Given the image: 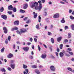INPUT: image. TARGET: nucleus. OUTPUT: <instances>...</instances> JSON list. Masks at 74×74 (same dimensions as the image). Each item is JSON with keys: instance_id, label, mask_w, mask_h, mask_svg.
<instances>
[{"instance_id": "f257e3e1", "label": "nucleus", "mask_w": 74, "mask_h": 74, "mask_svg": "<svg viewBox=\"0 0 74 74\" xmlns=\"http://www.w3.org/2000/svg\"><path fill=\"white\" fill-rule=\"evenodd\" d=\"M38 3L39 4V5L38 7H35V10H38L39 11H41V8H42L41 1L39 0L38 2Z\"/></svg>"}, {"instance_id": "f03ea898", "label": "nucleus", "mask_w": 74, "mask_h": 74, "mask_svg": "<svg viewBox=\"0 0 74 74\" xmlns=\"http://www.w3.org/2000/svg\"><path fill=\"white\" fill-rule=\"evenodd\" d=\"M38 3L37 2H35L34 3V4L32 5H31L30 7L31 8H33L34 7H35V8L36 9V7H38L37 6H38Z\"/></svg>"}, {"instance_id": "7ed1b4c3", "label": "nucleus", "mask_w": 74, "mask_h": 74, "mask_svg": "<svg viewBox=\"0 0 74 74\" xmlns=\"http://www.w3.org/2000/svg\"><path fill=\"white\" fill-rule=\"evenodd\" d=\"M59 17V13L55 14L53 16L54 18H58Z\"/></svg>"}, {"instance_id": "20e7f679", "label": "nucleus", "mask_w": 74, "mask_h": 74, "mask_svg": "<svg viewBox=\"0 0 74 74\" xmlns=\"http://www.w3.org/2000/svg\"><path fill=\"white\" fill-rule=\"evenodd\" d=\"M1 18L4 19V20H6L7 19V16L5 15H2L1 16Z\"/></svg>"}, {"instance_id": "39448f33", "label": "nucleus", "mask_w": 74, "mask_h": 74, "mask_svg": "<svg viewBox=\"0 0 74 74\" xmlns=\"http://www.w3.org/2000/svg\"><path fill=\"white\" fill-rule=\"evenodd\" d=\"M20 31L21 33H25V32H26V31H27L26 29L24 28L21 29Z\"/></svg>"}, {"instance_id": "423d86ee", "label": "nucleus", "mask_w": 74, "mask_h": 74, "mask_svg": "<svg viewBox=\"0 0 74 74\" xmlns=\"http://www.w3.org/2000/svg\"><path fill=\"white\" fill-rule=\"evenodd\" d=\"M50 69L53 71H55V68L53 66H51L50 67Z\"/></svg>"}, {"instance_id": "0eeeda50", "label": "nucleus", "mask_w": 74, "mask_h": 74, "mask_svg": "<svg viewBox=\"0 0 74 74\" xmlns=\"http://www.w3.org/2000/svg\"><path fill=\"white\" fill-rule=\"evenodd\" d=\"M27 7H28V5H27V4L25 3L23 4V8L25 9H27Z\"/></svg>"}, {"instance_id": "6e6552de", "label": "nucleus", "mask_w": 74, "mask_h": 74, "mask_svg": "<svg viewBox=\"0 0 74 74\" xmlns=\"http://www.w3.org/2000/svg\"><path fill=\"white\" fill-rule=\"evenodd\" d=\"M3 29L4 30V33L5 34H7L8 32V30L7 29V28L5 27H4L3 28Z\"/></svg>"}, {"instance_id": "1a4fd4ad", "label": "nucleus", "mask_w": 74, "mask_h": 74, "mask_svg": "<svg viewBox=\"0 0 74 74\" xmlns=\"http://www.w3.org/2000/svg\"><path fill=\"white\" fill-rule=\"evenodd\" d=\"M29 48L28 47H23V49L25 51V52H27L29 51Z\"/></svg>"}, {"instance_id": "9d476101", "label": "nucleus", "mask_w": 74, "mask_h": 74, "mask_svg": "<svg viewBox=\"0 0 74 74\" xmlns=\"http://www.w3.org/2000/svg\"><path fill=\"white\" fill-rule=\"evenodd\" d=\"M14 25H19V21H16L14 22Z\"/></svg>"}, {"instance_id": "9b49d317", "label": "nucleus", "mask_w": 74, "mask_h": 74, "mask_svg": "<svg viewBox=\"0 0 74 74\" xmlns=\"http://www.w3.org/2000/svg\"><path fill=\"white\" fill-rule=\"evenodd\" d=\"M47 55L45 53H44L42 54V56H41V58H42V59H45Z\"/></svg>"}, {"instance_id": "f8f14e48", "label": "nucleus", "mask_w": 74, "mask_h": 74, "mask_svg": "<svg viewBox=\"0 0 74 74\" xmlns=\"http://www.w3.org/2000/svg\"><path fill=\"white\" fill-rule=\"evenodd\" d=\"M7 57L8 58H11L12 57H13V55L11 53H10L7 56Z\"/></svg>"}, {"instance_id": "ddd939ff", "label": "nucleus", "mask_w": 74, "mask_h": 74, "mask_svg": "<svg viewBox=\"0 0 74 74\" xmlns=\"http://www.w3.org/2000/svg\"><path fill=\"white\" fill-rule=\"evenodd\" d=\"M33 14L34 15V18L36 19V18L37 17V13H35V12H34L33 13Z\"/></svg>"}, {"instance_id": "4468645a", "label": "nucleus", "mask_w": 74, "mask_h": 74, "mask_svg": "<svg viewBox=\"0 0 74 74\" xmlns=\"http://www.w3.org/2000/svg\"><path fill=\"white\" fill-rule=\"evenodd\" d=\"M62 38L61 36H60L57 39V41H58V42H60V41H61V40H62Z\"/></svg>"}, {"instance_id": "2eb2a0df", "label": "nucleus", "mask_w": 74, "mask_h": 74, "mask_svg": "<svg viewBox=\"0 0 74 74\" xmlns=\"http://www.w3.org/2000/svg\"><path fill=\"white\" fill-rule=\"evenodd\" d=\"M12 8H13V7H12V6L11 5H10V6L8 7L9 10H12Z\"/></svg>"}, {"instance_id": "dca6fc26", "label": "nucleus", "mask_w": 74, "mask_h": 74, "mask_svg": "<svg viewBox=\"0 0 74 74\" xmlns=\"http://www.w3.org/2000/svg\"><path fill=\"white\" fill-rule=\"evenodd\" d=\"M15 64H11L10 65V67H11V68L12 69H15Z\"/></svg>"}, {"instance_id": "f3484780", "label": "nucleus", "mask_w": 74, "mask_h": 74, "mask_svg": "<svg viewBox=\"0 0 74 74\" xmlns=\"http://www.w3.org/2000/svg\"><path fill=\"white\" fill-rule=\"evenodd\" d=\"M25 70L26 72L25 71H24L23 73L24 74H27V73H29V70H28V69H26Z\"/></svg>"}, {"instance_id": "a211bd4d", "label": "nucleus", "mask_w": 74, "mask_h": 74, "mask_svg": "<svg viewBox=\"0 0 74 74\" xmlns=\"http://www.w3.org/2000/svg\"><path fill=\"white\" fill-rule=\"evenodd\" d=\"M12 10L13 11V12H16V8L15 7H14V8H13Z\"/></svg>"}, {"instance_id": "6ab92c4d", "label": "nucleus", "mask_w": 74, "mask_h": 74, "mask_svg": "<svg viewBox=\"0 0 74 74\" xmlns=\"http://www.w3.org/2000/svg\"><path fill=\"white\" fill-rule=\"evenodd\" d=\"M61 22L62 23H65V20H64V18H62V19L61 21Z\"/></svg>"}, {"instance_id": "aec40b11", "label": "nucleus", "mask_w": 74, "mask_h": 74, "mask_svg": "<svg viewBox=\"0 0 74 74\" xmlns=\"http://www.w3.org/2000/svg\"><path fill=\"white\" fill-rule=\"evenodd\" d=\"M72 30H74V25L72 24L71 25Z\"/></svg>"}, {"instance_id": "412c9836", "label": "nucleus", "mask_w": 74, "mask_h": 74, "mask_svg": "<svg viewBox=\"0 0 74 74\" xmlns=\"http://www.w3.org/2000/svg\"><path fill=\"white\" fill-rule=\"evenodd\" d=\"M31 22V20L28 19V20L26 21V23H30Z\"/></svg>"}, {"instance_id": "4be33fe9", "label": "nucleus", "mask_w": 74, "mask_h": 74, "mask_svg": "<svg viewBox=\"0 0 74 74\" xmlns=\"http://www.w3.org/2000/svg\"><path fill=\"white\" fill-rule=\"evenodd\" d=\"M64 55V54H63V53L62 52H60V57H63V56Z\"/></svg>"}, {"instance_id": "5701e85b", "label": "nucleus", "mask_w": 74, "mask_h": 74, "mask_svg": "<svg viewBox=\"0 0 74 74\" xmlns=\"http://www.w3.org/2000/svg\"><path fill=\"white\" fill-rule=\"evenodd\" d=\"M51 41L52 43H54L55 42V40L53 38H51Z\"/></svg>"}, {"instance_id": "b1692460", "label": "nucleus", "mask_w": 74, "mask_h": 74, "mask_svg": "<svg viewBox=\"0 0 74 74\" xmlns=\"http://www.w3.org/2000/svg\"><path fill=\"white\" fill-rule=\"evenodd\" d=\"M1 71L2 72H5V71H5V69L4 68L1 69Z\"/></svg>"}, {"instance_id": "393cba45", "label": "nucleus", "mask_w": 74, "mask_h": 74, "mask_svg": "<svg viewBox=\"0 0 74 74\" xmlns=\"http://www.w3.org/2000/svg\"><path fill=\"white\" fill-rule=\"evenodd\" d=\"M38 21L39 23L40 22H41V17L40 16H39L38 17Z\"/></svg>"}, {"instance_id": "a878e982", "label": "nucleus", "mask_w": 74, "mask_h": 74, "mask_svg": "<svg viewBox=\"0 0 74 74\" xmlns=\"http://www.w3.org/2000/svg\"><path fill=\"white\" fill-rule=\"evenodd\" d=\"M20 12H21V13H25V11L22 9H20Z\"/></svg>"}, {"instance_id": "bb28decb", "label": "nucleus", "mask_w": 74, "mask_h": 74, "mask_svg": "<svg viewBox=\"0 0 74 74\" xmlns=\"http://www.w3.org/2000/svg\"><path fill=\"white\" fill-rule=\"evenodd\" d=\"M68 42V40L67 39H65L63 43L64 44H66V42Z\"/></svg>"}, {"instance_id": "cd10ccee", "label": "nucleus", "mask_w": 74, "mask_h": 74, "mask_svg": "<svg viewBox=\"0 0 74 74\" xmlns=\"http://www.w3.org/2000/svg\"><path fill=\"white\" fill-rule=\"evenodd\" d=\"M4 10V9L3 8V7H2L0 9V11L1 12H3Z\"/></svg>"}, {"instance_id": "c85d7f7f", "label": "nucleus", "mask_w": 74, "mask_h": 74, "mask_svg": "<svg viewBox=\"0 0 74 74\" xmlns=\"http://www.w3.org/2000/svg\"><path fill=\"white\" fill-rule=\"evenodd\" d=\"M68 37L69 38H71V33H69L68 34Z\"/></svg>"}, {"instance_id": "c756f323", "label": "nucleus", "mask_w": 74, "mask_h": 74, "mask_svg": "<svg viewBox=\"0 0 74 74\" xmlns=\"http://www.w3.org/2000/svg\"><path fill=\"white\" fill-rule=\"evenodd\" d=\"M23 69H27V66L25 64H23Z\"/></svg>"}, {"instance_id": "7c9ffc66", "label": "nucleus", "mask_w": 74, "mask_h": 74, "mask_svg": "<svg viewBox=\"0 0 74 74\" xmlns=\"http://www.w3.org/2000/svg\"><path fill=\"white\" fill-rule=\"evenodd\" d=\"M35 72L37 74H40V71H39L38 70H36L35 71Z\"/></svg>"}, {"instance_id": "2f4dec72", "label": "nucleus", "mask_w": 74, "mask_h": 74, "mask_svg": "<svg viewBox=\"0 0 74 74\" xmlns=\"http://www.w3.org/2000/svg\"><path fill=\"white\" fill-rule=\"evenodd\" d=\"M43 15L44 16H47V12H44Z\"/></svg>"}, {"instance_id": "473e14b6", "label": "nucleus", "mask_w": 74, "mask_h": 74, "mask_svg": "<svg viewBox=\"0 0 74 74\" xmlns=\"http://www.w3.org/2000/svg\"><path fill=\"white\" fill-rule=\"evenodd\" d=\"M8 39L9 41H11V36H9L8 38Z\"/></svg>"}, {"instance_id": "72a5a7b5", "label": "nucleus", "mask_w": 74, "mask_h": 74, "mask_svg": "<svg viewBox=\"0 0 74 74\" xmlns=\"http://www.w3.org/2000/svg\"><path fill=\"white\" fill-rule=\"evenodd\" d=\"M16 32L17 34H19L20 35H21V32H19V31L17 30L16 31Z\"/></svg>"}, {"instance_id": "f704fd0d", "label": "nucleus", "mask_w": 74, "mask_h": 74, "mask_svg": "<svg viewBox=\"0 0 74 74\" xmlns=\"http://www.w3.org/2000/svg\"><path fill=\"white\" fill-rule=\"evenodd\" d=\"M37 66L36 65H34L32 66V68H37Z\"/></svg>"}, {"instance_id": "c9c22d12", "label": "nucleus", "mask_w": 74, "mask_h": 74, "mask_svg": "<svg viewBox=\"0 0 74 74\" xmlns=\"http://www.w3.org/2000/svg\"><path fill=\"white\" fill-rule=\"evenodd\" d=\"M5 49L4 48H3L1 50V52H3L4 51Z\"/></svg>"}, {"instance_id": "e433bc0d", "label": "nucleus", "mask_w": 74, "mask_h": 74, "mask_svg": "<svg viewBox=\"0 0 74 74\" xmlns=\"http://www.w3.org/2000/svg\"><path fill=\"white\" fill-rule=\"evenodd\" d=\"M5 44H7L8 43V39H6L5 40Z\"/></svg>"}, {"instance_id": "4c0bfd02", "label": "nucleus", "mask_w": 74, "mask_h": 74, "mask_svg": "<svg viewBox=\"0 0 74 74\" xmlns=\"http://www.w3.org/2000/svg\"><path fill=\"white\" fill-rule=\"evenodd\" d=\"M70 18L71 19H72V20L74 19V17H73L72 16H70Z\"/></svg>"}, {"instance_id": "58836bf2", "label": "nucleus", "mask_w": 74, "mask_h": 74, "mask_svg": "<svg viewBox=\"0 0 74 74\" xmlns=\"http://www.w3.org/2000/svg\"><path fill=\"white\" fill-rule=\"evenodd\" d=\"M67 69L68 70H69V71H72V69H71V68L69 67L67 68Z\"/></svg>"}, {"instance_id": "ea45409f", "label": "nucleus", "mask_w": 74, "mask_h": 74, "mask_svg": "<svg viewBox=\"0 0 74 74\" xmlns=\"http://www.w3.org/2000/svg\"><path fill=\"white\" fill-rule=\"evenodd\" d=\"M65 30H67V29H69V27H68V26H65L64 27Z\"/></svg>"}, {"instance_id": "a19ab883", "label": "nucleus", "mask_w": 74, "mask_h": 74, "mask_svg": "<svg viewBox=\"0 0 74 74\" xmlns=\"http://www.w3.org/2000/svg\"><path fill=\"white\" fill-rule=\"evenodd\" d=\"M36 29H40V28L39 27V25L38 24L37 25H36Z\"/></svg>"}, {"instance_id": "79ce46f5", "label": "nucleus", "mask_w": 74, "mask_h": 74, "mask_svg": "<svg viewBox=\"0 0 74 74\" xmlns=\"http://www.w3.org/2000/svg\"><path fill=\"white\" fill-rule=\"evenodd\" d=\"M28 18H27V17H25L23 18V20H24V21H26V20H27V19Z\"/></svg>"}, {"instance_id": "37998d69", "label": "nucleus", "mask_w": 74, "mask_h": 74, "mask_svg": "<svg viewBox=\"0 0 74 74\" xmlns=\"http://www.w3.org/2000/svg\"><path fill=\"white\" fill-rule=\"evenodd\" d=\"M52 34V33L50 32H48V35L49 36H51Z\"/></svg>"}, {"instance_id": "c03bdc74", "label": "nucleus", "mask_w": 74, "mask_h": 74, "mask_svg": "<svg viewBox=\"0 0 74 74\" xmlns=\"http://www.w3.org/2000/svg\"><path fill=\"white\" fill-rule=\"evenodd\" d=\"M8 14H10V15H11V14H12V12L11 11H9L8 12Z\"/></svg>"}, {"instance_id": "a18cd8bd", "label": "nucleus", "mask_w": 74, "mask_h": 74, "mask_svg": "<svg viewBox=\"0 0 74 74\" xmlns=\"http://www.w3.org/2000/svg\"><path fill=\"white\" fill-rule=\"evenodd\" d=\"M69 53L71 55H73V53L72 52H69Z\"/></svg>"}, {"instance_id": "49530a36", "label": "nucleus", "mask_w": 74, "mask_h": 74, "mask_svg": "<svg viewBox=\"0 0 74 74\" xmlns=\"http://www.w3.org/2000/svg\"><path fill=\"white\" fill-rule=\"evenodd\" d=\"M29 41L31 42H32L33 41V38H31L29 39Z\"/></svg>"}, {"instance_id": "de8ad7c7", "label": "nucleus", "mask_w": 74, "mask_h": 74, "mask_svg": "<svg viewBox=\"0 0 74 74\" xmlns=\"http://www.w3.org/2000/svg\"><path fill=\"white\" fill-rule=\"evenodd\" d=\"M8 69L9 71H11L12 69L10 67H8Z\"/></svg>"}, {"instance_id": "09e8293b", "label": "nucleus", "mask_w": 74, "mask_h": 74, "mask_svg": "<svg viewBox=\"0 0 74 74\" xmlns=\"http://www.w3.org/2000/svg\"><path fill=\"white\" fill-rule=\"evenodd\" d=\"M41 1H42V3H45V0H41Z\"/></svg>"}, {"instance_id": "8fccbe9b", "label": "nucleus", "mask_w": 74, "mask_h": 74, "mask_svg": "<svg viewBox=\"0 0 74 74\" xmlns=\"http://www.w3.org/2000/svg\"><path fill=\"white\" fill-rule=\"evenodd\" d=\"M38 49L39 51H41V48H40V47H38Z\"/></svg>"}, {"instance_id": "3c124183", "label": "nucleus", "mask_w": 74, "mask_h": 74, "mask_svg": "<svg viewBox=\"0 0 74 74\" xmlns=\"http://www.w3.org/2000/svg\"><path fill=\"white\" fill-rule=\"evenodd\" d=\"M69 14H70V13H71V12H72V10H69Z\"/></svg>"}, {"instance_id": "603ef678", "label": "nucleus", "mask_w": 74, "mask_h": 74, "mask_svg": "<svg viewBox=\"0 0 74 74\" xmlns=\"http://www.w3.org/2000/svg\"><path fill=\"white\" fill-rule=\"evenodd\" d=\"M33 56H29V58L30 59H33Z\"/></svg>"}, {"instance_id": "864d4df0", "label": "nucleus", "mask_w": 74, "mask_h": 74, "mask_svg": "<svg viewBox=\"0 0 74 74\" xmlns=\"http://www.w3.org/2000/svg\"><path fill=\"white\" fill-rule=\"evenodd\" d=\"M65 55V56H68V57H69V56H70V55L67 54H66Z\"/></svg>"}, {"instance_id": "5fc2aeb1", "label": "nucleus", "mask_w": 74, "mask_h": 74, "mask_svg": "<svg viewBox=\"0 0 74 74\" xmlns=\"http://www.w3.org/2000/svg\"><path fill=\"white\" fill-rule=\"evenodd\" d=\"M34 40L36 42H37V39L36 38H34Z\"/></svg>"}, {"instance_id": "6e6d98bb", "label": "nucleus", "mask_w": 74, "mask_h": 74, "mask_svg": "<svg viewBox=\"0 0 74 74\" xmlns=\"http://www.w3.org/2000/svg\"><path fill=\"white\" fill-rule=\"evenodd\" d=\"M38 67L39 68H42V67H43L42 66V65H40V66H39Z\"/></svg>"}, {"instance_id": "4d7b16f0", "label": "nucleus", "mask_w": 74, "mask_h": 74, "mask_svg": "<svg viewBox=\"0 0 74 74\" xmlns=\"http://www.w3.org/2000/svg\"><path fill=\"white\" fill-rule=\"evenodd\" d=\"M14 28V30H18V27H16Z\"/></svg>"}, {"instance_id": "13d9d810", "label": "nucleus", "mask_w": 74, "mask_h": 74, "mask_svg": "<svg viewBox=\"0 0 74 74\" xmlns=\"http://www.w3.org/2000/svg\"><path fill=\"white\" fill-rule=\"evenodd\" d=\"M67 50L68 51H71V49H70V48H68L67 49Z\"/></svg>"}, {"instance_id": "bf43d9fd", "label": "nucleus", "mask_w": 74, "mask_h": 74, "mask_svg": "<svg viewBox=\"0 0 74 74\" xmlns=\"http://www.w3.org/2000/svg\"><path fill=\"white\" fill-rule=\"evenodd\" d=\"M27 44L28 45H30L31 44V43L30 42H28L27 43Z\"/></svg>"}, {"instance_id": "052dcab7", "label": "nucleus", "mask_w": 74, "mask_h": 74, "mask_svg": "<svg viewBox=\"0 0 74 74\" xmlns=\"http://www.w3.org/2000/svg\"><path fill=\"white\" fill-rule=\"evenodd\" d=\"M71 60L72 62H74V58H72Z\"/></svg>"}, {"instance_id": "680f3d73", "label": "nucleus", "mask_w": 74, "mask_h": 74, "mask_svg": "<svg viewBox=\"0 0 74 74\" xmlns=\"http://www.w3.org/2000/svg\"><path fill=\"white\" fill-rule=\"evenodd\" d=\"M14 30H15V29L14 28H12L11 29V31H14Z\"/></svg>"}, {"instance_id": "e2e57ef3", "label": "nucleus", "mask_w": 74, "mask_h": 74, "mask_svg": "<svg viewBox=\"0 0 74 74\" xmlns=\"http://www.w3.org/2000/svg\"><path fill=\"white\" fill-rule=\"evenodd\" d=\"M59 51H60V49L58 48H57V52H59Z\"/></svg>"}, {"instance_id": "0e129e2a", "label": "nucleus", "mask_w": 74, "mask_h": 74, "mask_svg": "<svg viewBox=\"0 0 74 74\" xmlns=\"http://www.w3.org/2000/svg\"><path fill=\"white\" fill-rule=\"evenodd\" d=\"M18 1H14V3H18Z\"/></svg>"}, {"instance_id": "69168bd1", "label": "nucleus", "mask_w": 74, "mask_h": 74, "mask_svg": "<svg viewBox=\"0 0 74 74\" xmlns=\"http://www.w3.org/2000/svg\"><path fill=\"white\" fill-rule=\"evenodd\" d=\"M60 3L61 4H64V2L62 1H60Z\"/></svg>"}, {"instance_id": "338daca9", "label": "nucleus", "mask_w": 74, "mask_h": 74, "mask_svg": "<svg viewBox=\"0 0 74 74\" xmlns=\"http://www.w3.org/2000/svg\"><path fill=\"white\" fill-rule=\"evenodd\" d=\"M51 58H55V57H54L53 56H51Z\"/></svg>"}, {"instance_id": "774afa93", "label": "nucleus", "mask_w": 74, "mask_h": 74, "mask_svg": "<svg viewBox=\"0 0 74 74\" xmlns=\"http://www.w3.org/2000/svg\"><path fill=\"white\" fill-rule=\"evenodd\" d=\"M63 44H61L60 45V47H63Z\"/></svg>"}]
</instances>
